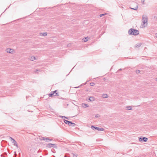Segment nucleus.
Segmentation results:
<instances>
[{"label": "nucleus", "instance_id": "f257e3e1", "mask_svg": "<svg viewBox=\"0 0 157 157\" xmlns=\"http://www.w3.org/2000/svg\"><path fill=\"white\" fill-rule=\"evenodd\" d=\"M142 22L143 24H141L142 28L145 27L147 25L148 18L147 16L145 14H144L142 16Z\"/></svg>", "mask_w": 157, "mask_h": 157}, {"label": "nucleus", "instance_id": "f03ea898", "mask_svg": "<svg viewBox=\"0 0 157 157\" xmlns=\"http://www.w3.org/2000/svg\"><path fill=\"white\" fill-rule=\"evenodd\" d=\"M128 33L130 35L136 36L139 34V32L138 30L134 29L131 28L129 30Z\"/></svg>", "mask_w": 157, "mask_h": 157}, {"label": "nucleus", "instance_id": "7ed1b4c3", "mask_svg": "<svg viewBox=\"0 0 157 157\" xmlns=\"http://www.w3.org/2000/svg\"><path fill=\"white\" fill-rule=\"evenodd\" d=\"M91 128L93 130L95 129L98 131H103L104 130V129L103 128H100L98 127H95L93 125L91 126Z\"/></svg>", "mask_w": 157, "mask_h": 157}, {"label": "nucleus", "instance_id": "20e7f679", "mask_svg": "<svg viewBox=\"0 0 157 157\" xmlns=\"http://www.w3.org/2000/svg\"><path fill=\"white\" fill-rule=\"evenodd\" d=\"M132 5H134L135 6H133V7H130V9L135 10H137L138 8V4L137 3L134 2H132Z\"/></svg>", "mask_w": 157, "mask_h": 157}, {"label": "nucleus", "instance_id": "39448f33", "mask_svg": "<svg viewBox=\"0 0 157 157\" xmlns=\"http://www.w3.org/2000/svg\"><path fill=\"white\" fill-rule=\"evenodd\" d=\"M56 145L55 144L51 143L48 144L46 145V147L49 148H51L52 147L56 148Z\"/></svg>", "mask_w": 157, "mask_h": 157}, {"label": "nucleus", "instance_id": "423d86ee", "mask_svg": "<svg viewBox=\"0 0 157 157\" xmlns=\"http://www.w3.org/2000/svg\"><path fill=\"white\" fill-rule=\"evenodd\" d=\"M10 139L11 140V141L12 142V143L14 145L16 146L17 147H18V145L17 143L16 142V141L15 140L11 137H10Z\"/></svg>", "mask_w": 157, "mask_h": 157}, {"label": "nucleus", "instance_id": "0eeeda50", "mask_svg": "<svg viewBox=\"0 0 157 157\" xmlns=\"http://www.w3.org/2000/svg\"><path fill=\"white\" fill-rule=\"evenodd\" d=\"M6 51L7 52L10 53H12L13 51V49L11 48H7L6 49Z\"/></svg>", "mask_w": 157, "mask_h": 157}, {"label": "nucleus", "instance_id": "6e6552de", "mask_svg": "<svg viewBox=\"0 0 157 157\" xmlns=\"http://www.w3.org/2000/svg\"><path fill=\"white\" fill-rule=\"evenodd\" d=\"M39 139L41 140H49L50 141L52 140L50 139L49 138H46L45 137H40Z\"/></svg>", "mask_w": 157, "mask_h": 157}, {"label": "nucleus", "instance_id": "1a4fd4ad", "mask_svg": "<svg viewBox=\"0 0 157 157\" xmlns=\"http://www.w3.org/2000/svg\"><path fill=\"white\" fill-rule=\"evenodd\" d=\"M56 96L57 95H56L53 92H52L49 94V97L55 96Z\"/></svg>", "mask_w": 157, "mask_h": 157}, {"label": "nucleus", "instance_id": "9d476101", "mask_svg": "<svg viewBox=\"0 0 157 157\" xmlns=\"http://www.w3.org/2000/svg\"><path fill=\"white\" fill-rule=\"evenodd\" d=\"M95 100V98L94 97H90L89 98V100L90 101H94Z\"/></svg>", "mask_w": 157, "mask_h": 157}, {"label": "nucleus", "instance_id": "9b49d317", "mask_svg": "<svg viewBox=\"0 0 157 157\" xmlns=\"http://www.w3.org/2000/svg\"><path fill=\"white\" fill-rule=\"evenodd\" d=\"M102 97L104 98H106L108 97V96L107 94H103L102 95Z\"/></svg>", "mask_w": 157, "mask_h": 157}, {"label": "nucleus", "instance_id": "f8f14e48", "mask_svg": "<svg viewBox=\"0 0 157 157\" xmlns=\"http://www.w3.org/2000/svg\"><path fill=\"white\" fill-rule=\"evenodd\" d=\"M141 45V43H138L136 44L135 45V47L139 48L140 47Z\"/></svg>", "mask_w": 157, "mask_h": 157}, {"label": "nucleus", "instance_id": "ddd939ff", "mask_svg": "<svg viewBox=\"0 0 157 157\" xmlns=\"http://www.w3.org/2000/svg\"><path fill=\"white\" fill-rule=\"evenodd\" d=\"M47 33L46 32H45L44 33H40V35L43 36H47Z\"/></svg>", "mask_w": 157, "mask_h": 157}, {"label": "nucleus", "instance_id": "4468645a", "mask_svg": "<svg viewBox=\"0 0 157 157\" xmlns=\"http://www.w3.org/2000/svg\"><path fill=\"white\" fill-rule=\"evenodd\" d=\"M142 139H143V141L144 142H146L148 140L147 138L145 137H142Z\"/></svg>", "mask_w": 157, "mask_h": 157}, {"label": "nucleus", "instance_id": "2eb2a0df", "mask_svg": "<svg viewBox=\"0 0 157 157\" xmlns=\"http://www.w3.org/2000/svg\"><path fill=\"white\" fill-rule=\"evenodd\" d=\"M30 59L31 61H33L34 60L36 59V57L35 56H31L30 57Z\"/></svg>", "mask_w": 157, "mask_h": 157}, {"label": "nucleus", "instance_id": "dca6fc26", "mask_svg": "<svg viewBox=\"0 0 157 157\" xmlns=\"http://www.w3.org/2000/svg\"><path fill=\"white\" fill-rule=\"evenodd\" d=\"M60 117H61L63 119H65V118H66L67 119H69V118H68V117H66L65 116H60Z\"/></svg>", "mask_w": 157, "mask_h": 157}, {"label": "nucleus", "instance_id": "f3484780", "mask_svg": "<svg viewBox=\"0 0 157 157\" xmlns=\"http://www.w3.org/2000/svg\"><path fill=\"white\" fill-rule=\"evenodd\" d=\"M126 108L128 110H131L132 109V107L131 106H127Z\"/></svg>", "mask_w": 157, "mask_h": 157}, {"label": "nucleus", "instance_id": "a211bd4d", "mask_svg": "<svg viewBox=\"0 0 157 157\" xmlns=\"http://www.w3.org/2000/svg\"><path fill=\"white\" fill-rule=\"evenodd\" d=\"M70 125L71 126L73 127H75V124L74 123H72V122L71 121V124Z\"/></svg>", "mask_w": 157, "mask_h": 157}, {"label": "nucleus", "instance_id": "6ab92c4d", "mask_svg": "<svg viewBox=\"0 0 157 157\" xmlns=\"http://www.w3.org/2000/svg\"><path fill=\"white\" fill-rule=\"evenodd\" d=\"M64 122L66 124H68V123H71V121H68L67 120H64Z\"/></svg>", "mask_w": 157, "mask_h": 157}, {"label": "nucleus", "instance_id": "aec40b11", "mask_svg": "<svg viewBox=\"0 0 157 157\" xmlns=\"http://www.w3.org/2000/svg\"><path fill=\"white\" fill-rule=\"evenodd\" d=\"M84 39H83V40H84V42H86L87 41V40L88 39V37H86L84 38Z\"/></svg>", "mask_w": 157, "mask_h": 157}, {"label": "nucleus", "instance_id": "412c9836", "mask_svg": "<svg viewBox=\"0 0 157 157\" xmlns=\"http://www.w3.org/2000/svg\"><path fill=\"white\" fill-rule=\"evenodd\" d=\"M84 105V108H86L88 107V105L86 104H83V105Z\"/></svg>", "mask_w": 157, "mask_h": 157}, {"label": "nucleus", "instance_id": "4be33fe9", "mask_svg": "<svg viewBox=\"0 0 157 157\" xmlns=\"http://www.w3.org/2000/svg\"><path fill=\"white\" fill-rule=\"evenodd\" d=\"M107 14V13H106L101 14H100L99 16H100V17H101L102 16H104Z\"/></svg>", "mask_w": 157, "mask_h": 157}, {"label": "nucleus", "instance_id": "5701e85b", "mask_svg": "<svg viewBox=\"0 0 157 157\" xmlns=\"http://www.w3.org/2000/svg\"><path fill=\"white\" fill-rule=\"evenodd\" d=\"M53 93H54V94L56 95H57L58 94V93L57 92V90H56L54 91H53Z\"/></svg>", "mask_w": 157, "mask_h": 157}, {"label": "nucleus", "instance_id": "b1692460", "mask_svg": "<svg viewBox=\"0 0 157 157\" xmlns=\"http://www.w3.org/2000/svg\"><path fill=\"white\" fill-rule=\"evenodd\" d=\"M90 84L91 86H93L94 85V82H91Z\"/></svg>", "mask_w": 157, "mask_h": 157}, {"label": "nucleus", "instance_id": "393cba45", "mask_svg": "<svg viewBox=\"0 0 157 157\" xmlns=\"http://www.w3.org/2000/svg\"><path fill=\"white\" fill-rule=\"evenodd\" d=\"M139 140L140 141H143V139H142V137H140L139 138Z\"/></svg>", "mask_w": 157, "mask_h": 157}, {"label": "nucleus", "instance_id": "a878e982", "mask_svg": "<svg viewBox=\"0 0 157 157\" xmlns=\"http://www.w3.org/2000/svg\"><path fill=\"white\" fill-rule=\"evenodd\" d=\"M141 2L142 3V4H144V0H141Z\"/></svg>", "mask_w": 157, "mask_h": 157}, {"label": "nucleus", "instance_id": "bb28decb", "mask_svg": "<svg viewBox=\"0 0 157 157\" xmlns=\"http://www.w3.org/2000/svg\"><path fill=\"white\" fill-rule=\"evenodd\" d=\"M140 70H137L136 71V73H139L140 72Z\"/></svg>", "mask_w": 157, "mask_h": 157}, {"label": "nucleus", "instance_id": "cd10ccee", "mask_svg": "<svg viewBox=\"0 0 157 157\" xmlns=\"http://www.w3.org/2000/svg\"><path fill=\"white\" fill-rule=\"evenodd\" d=\"M73 157H77V155H75V154H73Z\"/></svg>", "mask_w": 157, "mask_h": 157}, {"label": "nucleus", "instance_id": "c85d7f7f", "mask_svg": "<svg viewBox=\"0 0 157 157\" xmlns=\"http://www.w3.org/2000/svg\"><path fill=\"white\" fill-rule=\"evenodd\" d=\"M45 140L46 141V142H48L49 141H50L49 140Z\"/></svg>", "mask_w": 157, "mask_h": 157}, {"label": "nucleus", "instance_id": "c756f323", "mask_svg": "<svg viewBox=\"0 0 157 157\" xmlns=\"http://www.w3.org/2000/svg\"><path fill=\"white\" fill-rule=\"evenodd\" d=\"M98 115H96V116H95V117H98Z\"/></svg>", "mask_w": 157, "mask_h": 157}, {"label": "nucleus", "instance_id": "7c9ffc66", "mask_svg": "<svg viewBox=\"0 0 157 157\" xmlns=\"http://www.w3.org/2000/svg\"><path fill=\"white\" fill-rule=\"evenodd\" d=\"M155 36L157 38V33H156L155 34Z\"/></svg>", "mask_w": 157, "mask_h": 157}, {"label": "nucleus", "instance_id": "2f4dec72", "mask_svg": "<svg viewBox=\"0 0 157 157\" xmlns=\"http://www.w3.org/2000/svg\"><path fill=\"white\" fill-rule=\"evenodd\" d=\"M40 70H39H39H37H37H36V71H40Z\"/></svg>", "mask_w": 157, "mask_h": 157}, {"label": "nucleus", "instance_id": "473e14b6", "mask_svg": "<svg viewBox=\"0 0 157 157\" xmlns=\"http://www.w3.org/2000/svg\"><path fill=\"white\" fill-rule=\"evenodd\" d=\"M70 44H69L67 45V46L68 47H69L70 46Z\"/></svg>", "mask_w": 157, "mask_h": 157}, {"label": "nucleus", "instance_id": "72a5a7b5", "mask_svg": "<svg viewBox=\"0 0 157 157\" xmlns=\"http://www.w3.org/2000/svg\"><path fill=\"white\" fill-rule=\"evenodd\" d=\"M68 124H69V125H70L71 123H68Z\"/></svg>", "mask_w": 157, "mask_h": 157}, {"label": "nucleus", "instance_id": "f704fd0d", "mask_svg": "<svg viewBox=\"0 0 157 157\" xmlns=\"http://www.w3.org/2000/svg\"><path fill=\"white\" fill-rule=\"evenodd\" d=\"M119 71H121V70H122V69H119Z\"/></svg>", "mask_w": 157, "mask_h": 157}, {"label": "nucleus", "instance_id": "c9c22d12", "mask_svg": "<svg viewBox=\"0 0 157 157\" xmlns=\"http://www.w3.org/2000/svg\"><path fill=\"white\" fill-rule=\"evenodd\" d=\"M79 86H78V87H75V88H79Z\"/></svg>", "mask_w": 157, "mask_h": 157}]
</instances>
